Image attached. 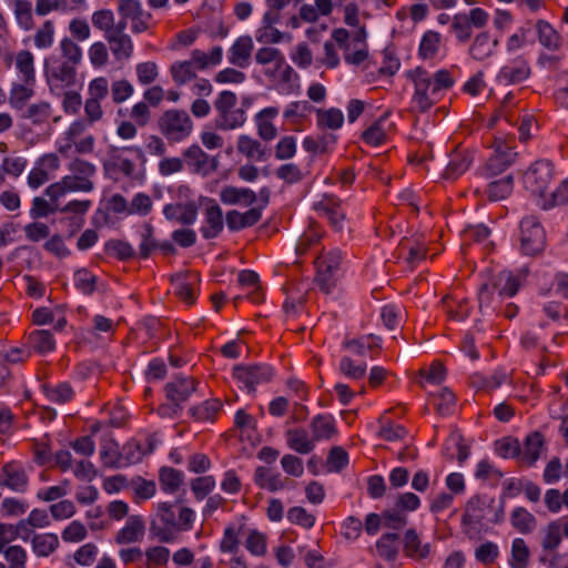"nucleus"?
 <instances>
[{
    "label": "nucleus",
    "instance_id": "34",
    "mask_svg": "<svg viewBox=\"0 0 568 568\" xmlns=\"http://www.w3.org/2000/svg\"><path fill=\"white\" fill-rule=\"evenodd\" d=\"M190 57L192 58L193 64H195L200 71H204L221 64L223 60V49L221 45L211 48L209 52L194 49L191 51Z\"/></svg>",
    "mask_w": 568,
    "mask_h": 568
},
{
    "label": "nucleus",
    "instance_id": "27",
    "mask_svg": "<svg viewBox=\"0 0 568 568\" xmlns=\"http://www.w3.org/2000/svg\"><path fill=\"white\" fill-rule=\"evenodd\" d=\"M284 436L288 448L298 454H308L315 447L313 437L310 436L308 432L303 427L288 428Z\"/></svg>",
    "mask_w": 568,
    "mask_h": 568
},
{
    "label": "nucleus",
    "instance_id": "40",
    "mask_svg": "<svg viewBox=\"0 0 568 568\" xmlns=\"http://www.w3.org/2000/svg\"><path fill=\"white\" fill-rule=\"evenodd\" d=\"M222 407L223 404L220 399L212 398L191 407L189 413L196 422H213Z\"/></svg>",
    "mask_w": 568,
    "mask_h": 568
},
{
    "label": "nucleus",
    "instance_id": "46",
    "mask_svg": "<svg viewBox=\"0 0 568 568\" xmlns=\"http://www.w3.org/2000/svg\"><path fill=\"white\" fill-rule=\"evenodd\" d=\"M440 43V33L433 30H428L424 33L422 38L418 54L420 55V58L425 60L434 59L439 52Z\"/></svg>",
    "mask_w": 568,
    "mask_h": 568
},
{
    "label": "nucleus",
    "instance_id": "45",
    "mask_svg": "<svg viewBox=\"0 0 568 568\" xmlns=\"http://www.w3.org/2000/svg\"><path fill=\"white\" fill-rule=\"evenodd\" d=\"M255 483L261 487L270 491H276L284 488V481L282 480L280 473H273L266 467H257L254 474Z\"/></svg>",
    "mask_w": 568,
    "mask_h": 568
},
{
    "label": "nucleus",
    "instance_id": "13",
    "mask_svg": "<svg viewBox=\"0 0 568 568\" xmlns=\"http://www.w3.org/2000/svg\"><path fill=\"white\" fill-rule=\"evenodd\" d=\"M233 376L243 383L248 392H253L257 385L272 379L273 371L267 365L236 366Z\"/></svg>",
    "mask_w": 568,
    "mask_h": 568
},
{
    "label": "nucleus",
    "instance_id": "24",
    "mask_svg": "<svg viewBox=\"0 0 568 568\" xmlns=\"http://www.w3.org/2000/svg\"><path fill=\"white\" fill-rule=\"evenodd\" d=\"M254 49L251 36H241L231 45L227 52V60L231 64L244 69L250 64L251 55Z\"/></svg>",
    "mask_w": 568,
    "mask_h": 568
},
{
    "label": "nucleus",
    "instance_id": "60",
    "mask_svg": "<svg viewBox=\"0 0 568 568\" xmlns=\"http://www.w3.org/2000/svg\"><path fill=\"white\" fill-rule=\"evenodd\" d=\"M62 61L69 62L70 64L80 65L82 61V49L71 38H63L59 44Z\"/></svg>",
    "mask_w": 568,
    "mask_h": 568
},
{
    "label": "nucleus",
    "instance_id": "19",
    "mask_svg": "<svg viewBox=\"0 0 568 568\" xmlns=\"http://www.w3.org/2000/svg\"><path fill=\"white\" fill-rule=\"evenodd\" d=\"M314 209L321 216H325L336 231L343 230L345 211L336 196L325 195L321 201L315 203Z\"/></svg>",
    "mask_w": 568,
    "mask_h": 568
},
{
    "label": "nucleus",
    "instance_id": "16",
    "mask_svg": "<svg viewBox=\"0 0 568 568\" xmlns=\"http://www.w3.org/2000/svg\"><path fill=\"white\" fill-rule=\"evenodd\" d=\"M199 207L195 201L170 203L163 207V215L169 221L192 225L197 219Z\"/></svg>",
    "mask_w": 568,
    "mask_h": 568
},
{
    "label": "nucleus",
    "instance_id": "49",
    "mask_svg": "<svg viewBox=\"0 0 568 568\" xmlns=\"http://www.w3.org/2000/svg\"><path fill=\"white\" fill-rule=\"evenodd\" d=\"M104 168L110 172L122 173L126 178H132L135 171V164L130 159L122 156L118 150L111 151Z\"/></svg>",
    "mask_w": 568,
    "mask_h": 568
},
{
    "label": "nucleus",
    "instance_id": "64",
    "mask_svg": "<svg viewBox=\"0 0 568 568\" xmlns=\"http://www.w3.org/2000/svg\"><path fill=\"white\" fill-rule=\"evenodd\" d=\"M110 92L113 103L122 104L133 95L134 87L126 79H118L111 83Z\"/></svg>",
    "mask_w": 568,
    "mask_h": 568
},
{
    "label": "nucleus",
    "instance_id": "3",
    "mask_svg": "<svg viewBox=\"0 0 568 568\" xmlns=\"http://www.w3.org/2000/svg\"><path fill=\"white\" fill-rule=\"evenodd\" d=\"M158 129L170 143H179L191 135L193 121L186 111L171 109L160 115Z\"/></svg>",
    "mask_w": 568,
    "mask_h": 568
},
{
    "label": "nucleus",
    "instance_id": "47",
    "mask_svg": "<svg viewBox=\"0 0 568 568\" xmlns=\"http://www.w3.org/2000/svg\"><path fill=\"white\" fill-rule=\"evenodd\" d=\"M236 148L241 154L248 159L262 161L265 156L264 149L260 141L245 134L239 136Z\"/></svg>",
    "mask_w": 568,
    "mask_h": 568
},
{
    "label": "nucleus",
    "instance_id": "55",
    "mask_svg": "<svg viewBox=\"0 0 568 568\" xmlns=\"http://www.w3.org/2000/svg\"><path fill=\"white\" fill-rule=\"evenodd\" d=\"M386 120L387 115L385 114L377 119L369 128L363 132L362 139L365 143L377 146L386 141L387 134L384 128Z\"/></svg>",
    "mask_w": 568,
    "mask_h": 568
},
{
    "label": "nucleus",
    "instance_id": "50",
    "mask_svg": "<svg viewBox=\"0 0 568 568\" xmlns=\"http://www.w3.org/2000/svg\"><path fill=\"white\" fill-rule=\"evenodd\" d=\"M171 551L164 546H151L144 551V568H161L164 567L170 560Z\"/></svg>",
    "mask_w": 568,
    "mask_h": 568
},
{
    "label": "nucleus",
    "instance_id": "8",
    "mask_svg": "<svg viewBox=\"0 0 568 568\" xmlns=\"http://www.w3.org/2000/svg\"><path fill=\"white\" fill-rule=\"evenodd\" d=\"M521 251L526 255L535 256L541 253L546 245V234L537 217L526 216L520 222Z\"/></svg>",
    "mask_w": 568,
    "mask_h": 568
},
{
    "label": "nucleus",
    "instance_id": "62",
    "mask_svg": "<svg viewBox=\"0 0 568 568\" xmlns=\"http://www.w3.org/2000/svg\"><path fill=\"white\" fill-rule=\"evenodd\" d=\"M514 187V180L510 175L500 180L489 183L487 189L488 197L491 201H499L506 199L511 194Z\"/></svg>",
    "mask_w": 568,
    "mask_h": 568
},
{
    "label": "nucleus",
    "instance_id": "14",
    "mask_svg": "<svg viewBox=\"0 0 568 568\" xmlns=\"http://www.w3.org/2000/svg\"><path fill=\"white\" fill-rule=\"evenodd\" d=\"M125 29L124 22H118V31L104 38L114 60L119 62L130 60L134 52L133 40Z\"/></svg>",
    "mask_w": 568,
    "mask_h": 568
},
{
    "label": "nucleus",
    "instance_id": "42",
    "mask_svg": "<svg viewBox=\"0 0 568 568\" xmlns=\"http://www.w3.org/2000/svg\"><path fill=\"white\" fill-rule=\"evenodd\" d=\"M153 450L151 443H141L136 439L129 440L122 448L123 463L125 465L136 464Z\"/></svg>",
    "mask_w": 568,
    "mask_h": 568
},
{
    "label": "nucleus",
    "instance_id": "33",
    "mask_svg": "<svg viewBox=\"0 0 568 568\" xmlns=\"http://www.w3.org/2000/svg\"><path fill=\"white\" fill-rule=\"evenodd\" d=\"M312 437L314 442L329 440L336 433L335 419L332 415H317L311 422Z\"/></svg>",
    "mask_w": 568,
    "mask_h": 568
},
{
    "label": "nucleus",
    "instance_id": "17",
    "mask_svg": "<svg viewBox=\"0 0 568 568\" xmlns=\"http://www.w3.org/2000/svg\"><path fill=\"white\" fill-rule=\"evenodd\" d=\"M29 478L24 468L17 463H8L0 470V487H6L16 493H24Z\"/></svg>",
    "mask_w": 568,
    "mask_h": 568
},
{
    "label": "nucleus",
    "instance_id": "43",
    "mask_svg": "<svg viewBox=\"0 0 568 568\" xmlns=\"http://www.w3.org/2000/svg\"><path fill=\"white\" fill-rule=\"evenodd\" d=\"M91 22L97 30L103 32L104 38L118 31L115 16L110 9L94 11L91 16Z\"/></svg>",
    "mask_w": 568,
    "mask_h": 568
},
{
    "label": "nucleus",
    "instance_id": "63",
    "mask_svg": "<svg viewBox=\"0 0 568 568\" xmlns=\"http://www.w3.org/2000/svg\"><path fill=\"white\" fill-rule=\"evenodd\" d=\"M50 524L48 513L44 509H33L27 519H22L18 524L21 531L29 534L31 528H43Z\"/></svg>",
    "mask_w": 568,
    "mask_h": 568
},
{
    "label": "nucleus",
    "instance_id": "20",
    "mask_svg": "<svg viewBox=\"0 0 568 568\" xmlns=\"http://www.w3.org/2000/svg\"><path fill=\"white\" fill-rule=\"evenodd\" d=\"M486 506V498L479 495L473 496L468 499L462 516V526L465 534L470 535L473 527L483 523Z\"/></svg>",
    "mask_w": 568,
    "mask_h": 568
},
{
    "label": "nucleus",
    "instance_id": "10",
    "mask_svg": "<svg viewBox=\"0 0 568 568\" xmlns=\"http://www.w3.org/2000/svg\"><path fill=\"white\" fill-rule=\"evenodd\" d=\"M554 178V166L547 160H538L524 175L525 187L532 194L545 199V193Z\"/></svg>",
    "mask_w": 568,
    "mask_h": 568
},
{
    "label": "nucleus",
    "instance_id": "11",
    "mask_svg": "<svg viewBox=\"0 0 568 568\" xmlns=\"http://www.w3.org/2000/svg\"><path fill=\"white\" fill-rule=\"evenodd\" d=\"M183 163L192 173L207 176L217 169V160L205 153L200 145L192 144L183 151Z\"/></svg>",
    "mask_w": 568,
    "mask_h": 568
},
{
    "label": "nucleus",
    "instance_id": "56",
    "mask_svg": "<svg viewBox=\"0 0 568 568\" xmlns=\"http://www.w3.org/2000/svg\"><path fill=\"white\" fill-rule=\"evenodd\" d=\"M13 13L18 24L26 31L33 28L32 3L29 0H14Z\"/></svg>",
    "mask_w": 568,
    "mask_h": 568
},
{
    "label": "nucleus",
    "instance_id": "12",
    "mask_svg": "<svg viewBox=\"0 0 568 568\" xmlns=\"http://www.w3.org/2000/svg\"><path fill=\"white\" fill-rule=\"evenodd\" d=\"M202 202L204 204V222L200 231L205 240H212L223 232V212L213 199L203 197Z\"/></svg>",
    "mask_w": 568,
    "mask_h": 568
},
{
    "label": "nucleus",
    "instance_id": "57",
    "mask_svg": "<svg viewBox=\"0 0 568 568\" xmlns=\"http://www.w3.org/2000/svg\"><path fill=\"white\" fill-rule=\"evenodd\" d=\"M397 539V534H384L376 542L377 554L388 561H394L398 554Z\"/></svg>",
    "mask_w": 568,
    "mask_h": 568
},
{
    "label": "nucleus",
    "instance_id": "58",
    "mask_svg": "<svg viewBox=\"0 0 568 568\" xmlns=\"http://www.w3.org/2000/svg\"><path fill=\"white\" fill-rule=\"evenodd\" d=\"M59 546V538L55 534L36 535L32 539L34 552L40 557L51 555Z\"/></svg>",
    "mask_w": 568,
    "mask_h": 568
},
{
    "label": "nucleus",
    "instance_id": "28",
    "mask_svg": "<svg viewBox=\"0 0 568 568\" xmlns=\"http://www.w3.org/2000/svg\"><path fill=\"white\" fill-rule=\"evenodd\" d=\"M278 115V109L268 106L261 110L255 115V123L258 136L264 141H272L277 136V129L273 124V119Z\"/></svg>",
    "mask_w": 568,
    "mask_h": 568
},
{
    "label": "nucleus",
    "instance_id": "41",
    "mask_svg": "<svg viewBox=\"0 0 568 568\" xmlns=\"http://www.w3.org/2000/svg\"><path fill=\"white\" fill-rule=\"evenodd\" d=\"M511 526L520 534H530L537 527L536 517L524 507H516L510 514Z\"/></svg>",
    "mask_w": 568,
    "mask_h": 568
},
{
    "label": "nucleus",
    "instance_id": "52",
    "mask_svg": "<svg viewBox=\"0 0 568 568\" xmlns=\"http://www.w3.org/2000/svg\"><path fill=\"white\" fill-rule=\"evenodd\" d=\"M100 457L105 467H123V454L119 452V446L114 440H106L102 444Z\"/></svg>",
    "mask_w": 568,
    "mask_h": 568
},
{
    "label": "nucleus",
    "instance_id": "23",
    "mask_svg": "<svg viewBox=\"0 0 568 568\" xmlns=\"http://www.w3.org/2000/svg\"><path fill=\"white\" fill-rule=\"evenodd\" d=\"M145 521L140 515L128 517L125 525L115 534L114 541L118 545L135 544L143 539Z\"/></svg>",
    "mask_w": 568,
    "mask_h": 568
},
{
    "label": "nucleus",
    "instance_id": "7",
    "mask_svg": "<svg viewBox=\"0 0 568 568\" xmlns=\"http://www.w3.org/2000/svg\"><path fill=\"white\" fill-rule=\"evenodd\" d=\"M78 65L62 61L57 55H51L44 61V72L51 91L71 87L77 80Z\"/></svg>",
    "mask_w": 568,
    "mask_h": 568
},
{
    "label": "nucleus",
    "instance_id": "25",
    "mask_svg": "<svg viewBox=\"0 0 568 568\" xmlns=\"http://www.w3.org/2000/svg\"><path fill=\"white\" fill-rule=\"evenodd\" d=\"M525 278V272L515 275L510 271H501L494 276V288H497L499 298H510L516 295Z\"/></svg>",
    "mask_w": 568,
    "mask_h": 568
},
{
    "label": "nucleus",
    "instance_id": "37",
    "mask_svg": "<svg viewBox=\"0 0 568 568\" xmlns=\"http://www.w3.org/2000/svg\"><path fill=\"white\" fill-rule=\"evenodd\" d=\"M14 65L20 74L22 82L27 84H34L36 71H34V58L33 54L28 50H21L17 53L14 59Z\"/></svg>",
    "mask_w": 568,
    "mask_h": 568
},
{
    "label": "nucleus",
    "instance_id": "15",
    "mask_svg": "<svg viewBox=\"0 0 568 568\" xmlns=\"http://www.w3.org/2000/svg\"><path fill=\"white\" fill-rule=\"evenodd\" d=\"M175 295L187 305L195 303L200 286L199 274L194 272L179 273L171 278Z\"/></svg>",
    "mask_w": 568,
    "mask_h": 568
},
{
    "label": "nucleus",
    "instance_id": "36",
    "mask_svg": "<svg viewBox=\"0 0 568 568\" xmlns=\"http://www.w3.org/2000/svg\"><path fill=\"white\" fill-rule=\"evenodd\" d=\"M161 489L166 494L176 493L184 483V474L170 466H163L159 470Z\"/></svg>",
    "mask_w": 568,
    "mask_h": 568
},
{
    "label": "nucleus",
    "instance_id": "21",
    "mask_svg": "<svg viewBox=\"0 0 568 568\" xmlns=\"http://www.w3.org/2000/svg\"><path fill=\"white\" fill-rule=\"evenodd\" d=\"M545 450V436L540 432L528 434L520 444V464L531 467Z\"/></svg>",
    "mask_w": 568,
    "mask_h": 568
},
{
    "label": "nucleus",
    "instance_id": "29",
    "mask_svg": "<svg viewBox=\"0 0 568 568\" xmlns=\"http://www.w3.org/2000/svg\"><path fill=\"white\" fill-rule=\"evenodd\" d=\"M220 200L226 205H252L256 201V194L247 187L224 186L220 192Z\"/></svg>",
    "mask_w": 568,
    "mask_h": 568
},
{
    "label": "nucleus",
    "instance_id": "48",
    "mask_svg": "<svg viewBox=\"0 0 568 568\" xmlns=\"http://www.w3.org/2000/svg\"><path fill=\"white\" fill-rule=\"evenodd\" d=\"M344 347L355 355L363 356L366 351H373L381 347V338L373 334L364 335L359 338L348 339L344 343Z\"/></svg>",
    "mask_w": 568,
    "mask_h": 568
},
{
    "label": "nucleus",
    "instance_id": "32",
    "mask_svg": "<svg viewBox=\"0 0 568 568\" xmlns=\"http://www.w3.org/2000/svg\"><path fill=\"white\" fill-rule=\"evenodd\" d=\"M473 163V155L467 150H456L452 155L450 160L444 172V178L455 180L464 174Z\"/></svg>",
    "mask_w": 568,
    "mask_h": 568
},
{
    "label": "nucleus",
    "instance_id": "5",
    "mask_svg": "<svg viewBox=\"0 0 568 568\" xmlns=\"http://www.w3.org/2000/svg\"><path fill=\"white\" fill-rule=\"evenodd\" d=\"M515 138L513 135L495 136L491 144L493 153L488 158L485 172L487 175H497L507 170L516 160Z\"/></svg>",
    "mask_w": 568,
    "mask_h": 568
},
{
    "label": "nucleus",
    "instance_id": "59",
    "mask_svg": "<svg viewBox=\"0 0 568 568\" xmlns=\"http://www.w3.org/2000/svg\"><path fill=\"white\" fill-rule=\"evenodd\" d=\"M561 542V527L558 521H551L542 530L541 547L544 551L554 552Z\"/></svg>",
    "mask_w": 568,
    "mask_h": 568
},
{
    "label": "nucleus",
    "instance_id": "2",
    "mask_svg": "<svg viewBox=\"0 0 568 568\" xmlns=\"http://www.w3.org/2000/svg\"><path fill=\"white\" fill-rule=\"evenodd\" d=\"M216 116L215 126L223 131L235 130L246 121V112L237 105V95L230 90L220 92L213 103Z\"/></svg>",
    "mask_w": 568,
    "mask_h": 568
},
{
    "label": "nucleus",
    "instance_id": "4",
    "mask_svg": "<svg viewBox=\"0 0 568 568\" xmlns=\"http://www.w3.org/2000/svg\"><path fill=\"white\" fill-rule=\"evenodd\" d=\"M406 75L414 84L413 109L419 112L428 111L439 100L432 85V74L418 67L409 70Z\"/></svg>",
    "mask_w": 568,
    "mask_h": 568
},
{
    "label": "nucleus",
    "instance_id": "51",
    "mask_svg": "<svg viewBox=\"0 0 568 568\" xmlns=\"http://www.w3.org/2000/svg\"><path fill=\"white\" fill-rule=\"evenodd\" d=\"M33 84L13 83L10 94L9 104L14 110H22L27 102L33 97Z\"/></svg>",
    "mask_w": 568,
    "mask_h": 568
},
{
    "label": "nucleus",
    "instance_id": "9",
    "mask_svg": "<svg viewBox=\"0 0 568 568\" xmlns=\"http://www.w3.org/2000/svg\"><path fill=\"white\" fill-rule=\"evenodd\" d=\"M158 520L150 524V535L160 542H173L176 538V519L173 507L169 503H160L156 508Z\"/></svg>",
    "mask_w": 568,
    "mask_h": 568
},
{
    "label": "nucleus",
    "instance_id": "53",
    "mask_svg": "<svg viewBox=\"0 0 568 568\" xmlns=\"http://www.w3.org/2000/svg\"><path fill=\"white\" fill-rule=\"evenodd\" d=\"M530 551L523 538H515L511 544L509 565L511 568H527Z\"/></svg>",
    "mask_w": 568,
    "mask_h": 568
},
{
    "label": "nucleus",
    "instance_id": "44",
    "mask_svg": "<svg viewBox=\"0 0 568 568\" xmlns=\"http://www.w3.org/2000/svg\"><path fill=\"white\" fill-rule=\"evenodd\" d=\"M43 393L49 402L58 405L67 404L74 397V390L67 382L59 383L54 386L44 385Z\"/></svg>",
    "mask_w": 568,
    "mask_h": 568
},
{
    "label": "nucleus",
    "instance_id": "18",
    "mask_svg": "<svg viewBox=\"0 0 568 568\" xmlns=\"http://www.w3.org/2000/svg\"><path fill=\"white\" fill-rule=\"evenodd\" d=\"M197 382L191 376H178L165 385L166 397L180 408L196 390Z\"/></svg>",
    "mask_w": 568,
    "mask_h": 568
},
{
    "label": "nucleus",
    "instance_id": "22",
    "mask_svg": "<svg viewBox=\"0 0 568 568\" xmlns=\"http://www.w3.org/2000/svg\"><path fill=\"white\" fill-rule=\"evenodd\" d=\"M529 74L530 68L527 60L516 57L499 70L497 80L505 84H516L526 80Z\"/></svg>",
    "mask_w": 568,
    "mask_h": 568
},
{
    "label": "nucleus",
    "instance_id": "38",
    "mask_svg": "<svg viewBox=\"0 0 568 568\" xmlns=\"http://www.w3.org/2000/svg\"><path fill=\"white\" fill-rule=\"evenodd\" d=\"M197 71L200 70L193 64L191 57L189 60L175 61L170 67V74L178 85H183L196 79Z\"/></svg>",
    "mask_w": 568,
    "mask_h": 568
},
{
    "label": "nucleus",
    "instance_id": "26",
    "mask_svg": "<svg viewBox=\"0 0 568 568\" xmlns=\"http://www.w3.org/2000/svg\"><path fill=\"white\" fill-rule=\"evenodd\" d=\"M498 45V38L491 39L487 31L479 32L473 39L468 53L476 61H485L495 54Z\"/></svg>",
    "mask_w": 568,
    "mask_h": 568
},
{
    "label": "nucleus",
    "instance_id": "54",
    "mask_svg": "<svg viewBox=\"0 0 568 568\" xmlns=\"http://www.w3.org/2000/svg\"><path fill=\"white\" fill-rule=\"evenodd\" d=\"M51 115L52 109L50 103L41 101L29 105L21 116L31 121L32 124L40 125L47 122Z\"/></svg>",
    "mask_w": 568,
    "mask_h": 568
},
{
    "label": "nucleus",
    "instance_id": "61",
    "mask_svg": "<svg viewBox=\"0 0 568 568\" xmlns=\"http://www.w3.org/2000/svg\"><path fill=\"white\" fill-rule=\"evenodd\" d=\"M450 29L459 43H466L473 36V29L467 21L466 12H459L452 17Z\"/></svg>",
    "mask_w": 568,
    "mask_h": 568
},
{
    "label": "nucleus",
    "instance_id": "35",
    "mask_svg": "<svg viewBox=\"0 0 568 568\" xmlns=\"http://www.w3.org/2000/svg\"><path fill=\"white\" fill-rule=\"evenodd\" d=\"M316 124L320 130L335 131L342 128L344 114L337 108L315 109Z\"/></svg>",
    "mask_w": 568,
    "mask_h": 568
},
{
    "label": "nucleus",
    "instance_id": "31",
    "mask_svg": "<svg viewBox=\"0 0 568 568\" xmlns=\"http://www.w3.org/2000/svg\"><path fill=\"white\" fill-rule=\"evenodd\" d=\"M430 544H422L415 529L406 530L404 535V552L415 560L426 559L430 555Z\"/></svg>",
    "mask_w": 568,
    "mask_h": 568
},
{
    "label": "nucleus",
    "instance_id": "39",
    "mask_svg": "<svg viewBox=\"0 0 568 568\" xmlns=\"http://www.w3.org/2000/svg\"><path fill=\"white\" fill-rule=\"evenodd\" d=\"M29 346L38 354H47L55 348V339L50 331L36 329L28 335Z\"/></svg>",
    "mask_w": 568,
    "mask_h": 568
},
{
    "label": "nucleus",
    "instance_id": "6",
    "mask_svg": "<svg viewBox=\"0 0 568 568\" xmlns=\"http://www.w3.org/2000/svg\"><path fill=\"white\" fill-rule=\"evenodd\" d=\"M263 73L281 94L291 95L300 91V77L285 58L263 70Z\"/></svg>",
    "mask_w": 568,
    "mask_h": 568
},
{
    "label": "nucleus",
    "instance_id": "1",
    "mask_svg": "<svg viewBox=\"0 0 568 568\" xmlns=\"http://www.w3.org/2000/svg\"><path fill=\"white\" fill-rule=\"evenodd\" d=\"M68 170L70 174L45 189L51 201H58L69 192H91L94 189L97 168L93 163L75 158L68 164Z\"/></svg>",
    "mask_w": 568,
    "mask_h": 568
},
{
    "label": "nucleus",
    "instance_id": "30",
    "mask_svg": "<svg viewBox=\"0 0 568 568\" xmlns=\"http://www.w3.org/2000/svg\"><path fill=\"white\" fill-rule=\"evenodd\" d=\"M539 43L549 51H558L562 47V37L560 33L546 20H538L535 23Z\"/></svg>",
    "mask_w": 568,
    "mask_h": 568
}]
</instances>
